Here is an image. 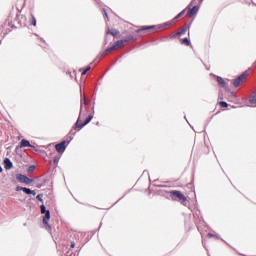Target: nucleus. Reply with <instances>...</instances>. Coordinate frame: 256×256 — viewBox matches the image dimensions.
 Returning a JSON list of instances; mask_svg holds the SVG:
<instances>
[{"label": "nucleus", "mask_w": 256, "mask_h": 256, "mask_svg": "<svg viewBox=\"0 0 256 256\" xmlns=\"http://www.w3.org/2000/svg\"><path fill=\"white\" fill-rule=\"evenodd\" d=\"M73 141V137H70L68 141H62L55 145V149L58 153L63 154L65 153V149H67V145H69Z\"/></svg>", "instance_id": "20e7f679"}, {"label": "nucleus", "mask_w": 256, "mask_h": 256, "mask_svg": "<svg viewBox=\"0 0 256 256\" xmlns=\"http://www.w3.org/2000/svg\"><path fill=\"white\" fill-rule=\"evenodd\" d=\"M104 16L106 17V21H109V14H107V10L103 9Z\"/></svg>", "instance_id": "393cba45"}, {"label": "nucleus", "mask_w": 256, "mask_h": 256, "mask_svg": "<svg viewBox=\"0 0 256 256\" xmlns=\"http://www.w3.org/2000/svg\"><path fill=\"white\" fill-rule=\"evenodd\" d=\"M248 76H249V71H245L244 73H242L240 76H238L236 79L233 80V86L239 87V85L243 83V80L247 79Z\"/></svg>", "instance_id": "39448f33"}, {"label": "nucleus", "mask_w": 256, "mask_h": 256, "mask_svg": "<svg viewBox=\"0 0 256 256\" xmlns=\"http://www.w3.org/2000/svg\"><path fill=\"white\" fill-rule=\"evenodd\" d=\"M228 106L229 104H227V102L225 101L220 102V107H228Z\"/></svg>", "instance_id": "a878e982"}, {"label": "nucleus", "mask_w": 256, "mask_h": 256, "mask_svg": "<svg viewBox=\"0 0 256 256\" xmlns=\"http://www.w3.org/2000/svg\"><path fill=\"white\" fill-rule=\"evenodd\" d=\"M40 212L42 215H44L43 225H45L46 231H51V225H49V219H51V212L47 210V207H45V205L43 204L40 206Z\"/></svg>", "instance_id": "f03ea898"}, {"label": "nucleus", "mask_w": 256, "mask_h": 256, "mask_svg": "<svg viewBox=\"0 0 256 256\" xmlns=\"http://www.w3.org/2000/svg\"><path fill=\"white\" fill-rule=\"evenodd\" d=\"M33 171H35V166L34 165L29 166L28 173H33Z\"/></svg>", "instance_id": "b1692460"}, {"label": "nucleus", "mask_w": 256, "mask_h": 256, "mask_svg": "<svg viewBox=\"0 0 256 256\" xmlns=\"http://www.w3.org/2000/svg\"><path fill=\"white\" fill-rule=\"evenodd\" d=\"M16 180L19 183H24L25 185H30V183H33V179L27 177L26 175L23 174H17L16 175Z\"/></svg>", "instance_id": "423d86ee"}, {"label": "nucleus", "mask_w": 256, "mask_h": 256, "mask_svg": "<svg viewBox=\"0 0 256 256\" xmlns=\"http://www.w3.org/2000/svg\"><path fill=\"white\" fill-rule=\"evenodd\" d=\"M183 15H185V10H182V11L174 18V21H177V19H179L180 17H183Z\"/></svg>", "instance_id": "aec40b11"}, {"label": "nucleus", "mask_w": 256, "mask_h": 256, "mask_svg": "<svg viewBox=\"0 0 256 256\" xmlns=\"http://www.w3.org/2000/svg\"><path fill=\"white\" fill-rule=\"evenodd\" d=\"M70 133H71L72 135H75V132H73V130H71Z\"/></svg>", "instance_id": "c756f323"}, {"label": "nucleus", "mask_w": 256, "mask_h": 256, "mask_svg": "<svg viewBox=\"0 0 256 256\" xmlns=\"http://www.w3.org/2000/svg\"><path fill=\"white\" fill-rule=\"evenodd\" d=\"M182 45H186L187 47H189V45H191V41H189V38H184L182 39Z\"/></svg>", "instance_id": "f3484780"}, {"label": "nucleus", "mask_w": 256, "mask_h": 256, "mask_svg": "<svg viewBox=\"0 0 256 256\" xmlns=\"http://www.w3.org/2000/svg\"><path fill=\"white\" fill-rule=\"evenodd\" d=\"M16 191H23V193H26V195H37V192L35 190H31L26 187L17 186Z\"/></svg>", "instance_id": "6e6552de"}, {"label": "nucleus", "mask_w": 256, "mask_h": 256, "mask_svg": "<svg viewBox=\"0 0 256 256\" xmlns=\"http://www.w3.org/2000/svg\"><path fill=\"white\" fill-rule=\"evenodd\" d=\"M88 71H91V66L86 67V69L82 72V75H87Z\"/></svg>", "instance_id": "4be33fe9"}, {"label": "nucleus", "mask_w": 256, "mask_h": 256, "mask_svg": "<svg viewBox=\"0 0 256 256\" xmlns=\"http://www.w3.org/2000/svg\"><path fill=\"white\" fill-rule=\"evenodd\" d=\"M187 33V25L183 26L178 32L174 35V37L185 35Z\"/></svg>", "instance_id": "f8f14e48"}, {"label": "nucleus", "mask_w": 256, "mask_h": 256, "mask_svg": "<svg viewBox=\"0 0 256 256\" xmlns=\"http://www.w3.org/2000/svg\"><path fill=\"white\" fill-rule=\"evenodd\" d=\"M129 41H133V35H130L128 37H126L125 39L123 40H118L115 44H114V47L116 49H119V47H123V44L124 43H129Z\"/></svg>", "instance_id": "0eeeda50"}, {"label": "nucleus", "mask_w": 256, "mask_h": 256, "mask_svg": "<svg viewBox=\"0 0 256 256\" xmlns=\"http://www.w3.org/2000/svg\"><path fill=\"white\" fill-rule=\"evenodd\" d=\"M115 49H117V48H115V45H113V46L107 48V49L105 50V52H104V55H107V53H111V51H115Z\"/></svg>", "instance_id": "a211bd4d"}, {"label": "nucleus", "mask_w": 256, "mask_h": 256, "mask_svg": "<svg viewBox=\"0 0 256 256\" xmlns=\"http://www.w3.org/2000/svg\"><path fill=\"white\" fill-rule=\"evenodd\" d=\"M4 167L6 171H9V169H13V162H11V159L9 158L4 159Z\"/></svg>", "instance_id": "9d476101"}, {"label": "nucleus", "mask_w": 256, "mask_h": 256, "mask_svg": "<svg viewBox=\"0 0 256 256\" xmlns=\"http://www.w3.org/2000/svg\"><path fill=\"white\" fill-rule=\"evenodd\" d=\"M208 237H213V234L209 233V234H208Z\"/></svg>", "instance_id": "7c9ffc66"}, {"label": "nucleus", "mask_w": 256, "mask_h": 256, "mask_svg": "<svg viewBox=\"0 0 256 256\" xmlns=\"http://www.w3.org/2000/svg\"><path fill=\"white\" fill-rule=\"evenodd\" d=\"M36 199H38V201H41V203H43V194H38L36 196Z\"/></svg>", "instance_id": "5701e85b"}, {"label": "nucleus", "mask_w": 256, "mask_h": 256, "mask_svg": "<svg viewBox=\"0 0 256 256\" xmlns=\"http://www.w3.org/2000/svg\"><path fill=\"white\" fill-rule=\"evenodd\" d=\"M170 25H173V21L164 23L163 27H169Z\"/></svg>", "instance_id": "bb28decb"}, {"label": "nucleus", "mask_w": 256, "mask_h": 256, "mask_svg": "<svg viewBox=\"0 0 256 256\" xmlns=\"http://www.w3.org/2000/svg\"><path fill=\"white\" fill-rule=\"evenodd\" d=\"M107 35H112V37H117V35H119V31L117 30H108L107 31Z\"/></svg>", "instance_id": "dca6fc26"}, {"label": "nucleus", "mask_w": 256, "mask_h": 256, "mask_svg": "<svg viewBox=\"0 0 256 256\" xmlns=\"http://www.w3.org/2000/svg\"><path fill=\"white\" fill-rule=\"evenodd\" d=\"M83 105H87V99L85 98V96H83V98L81 99V105H80V114L79 117L74 125V129L76 131H81L85 125H88V123H91V121L93 120V115H89L86 120L81 123V112L83 111Z\"/></svg>", "instance_id": "f257e3e1"}, {"label": "nucleus", "mask_w": 256, "mask_h": 256, "mask_svg": "<svg viewBox=\"0 0 256 256\" xmlns=\"http://www.w3.org/2000/svg\"><path fill=\"white\" fill-rule=\"evenodd\" d=\"M171 198L173 201H181V203L184 206H187V197H185V195H183V193H181V191L179 190H173L170 192Z\"/></svg>", "instance_id": "7ed1b4c3"}, {"label": "nucleus", "mask_w": 256, "mask_h": 256, "mask_svg": "<svg viewBox=\"0 0 256 256\" xmlns=\"http://www.w3.org/2000/svg\"><path fill=\"white\" fill-rule=\"evenodd\" d=\"M20 147L23 148V147H32V148H35V146L31 145V142H29V140H25L23 139L21 142H20Z\"/></svg>", "instance_id": "9b49d317"}, {"label": "nucleus", "mask_w": 256, "mask_h": 256, "mask_svg": "<svg viewBox=\"0 0 256 256\" xmlns=\"http://www.w3.org/2000/svg\"><path fill=\"white\" fill-rule=\"evenodd\" d=\"M199 8V5L192 6V8L188 6V17H193V15H196V13L199 12Z\"/></svg>", "instance_id": "1a4fd4ad"}, {"label": "nucleus", "mask_w": 256, "mask_h": 256, "mask_svg": "<svg viewBox=\"0 0 256 256\" xmlns=\"http://www.w3.org/2000/svg\"><path fill=\"white\" fill-rule=\"evenodd\" d=\"M115 49H117V48H115V45H113V46L107 48V49L105 50V52H104V55H107V53H111V51H115Z\"/></svg>", "instance_id": "6ab92c4d"}, {"label": "nucleus", "mask_w": 256, "mask_h": 256, "mask_svg": "<svg viewBox=\"0 0 256 256\" xmlns=\"http://www.w3.org/2000/svg\"><path fill=\"white\" fill-rule=\"evenodd\" d=\"M216 81L220 87H225V80L221 76H217Z\"/></svg>", "instance_id": "2eb2a0df"}, {"label": "nucleus", "mask_w": 256, "mask_h": 256, "mask_svg": "<svg viewBox=\"0 0 256 256\" xmlns=\"http://www.w3.org/2000/svg\"><path fill=\"white\" fill-rule=\"evenodd\" d=\"M150 29H155V26H143L137 30V33H141V31H150Z\"/></svg>", "instance_id": "4468645a"}, {"label": "nucleus", "mask_w": 256, "mask_h": 256, "mask_svg": "<svg viewBox=\"0 0 256 256\" xmlns=\"http://www.w3.org/2000/svg\"><path fill=\"white\" fill-rule=\"evenodd\" d=\"M32 19H31V25H37V19H35V16L31 15Z\"/></svg>", "instance_id": "412c9836"}, {"label": "nucleus", "mask_w": 256, "mask_h": 256, "mask_svg": "<svg viewBox=\"0 0 256 256\" xmlns=\"http://www.w3.org/2000/svg\"><path fill=\"white\" fill-rule=\"evenodd\" d=\"M71 249H75V242H71Z\"/></svg>", "instance_id": "cd10ccee"}, {"label": "nucleus", "mask_w": 256, "mask_h": 256, "mask_svg": "<svg viewBox=\"0 0 256 256\" xmlns=\"http://www.w3.org/2000/svg\"><path fill=\"white\" fill-rule=\"evenodd\" d=\"M201 3H203V0H192L188 7H193L195 5H199L201 7Z\"/></svg>", "instance_id": "ddd939ff"}, {"label": "nucleus", "mask_w": 256, "mask_h": 256, "mask_svg": "<svg viewBox=\"0 0 256 256\" xmlns=\"http://www.w3.org/2000/svg\"><path fill=\"white\" fill-rule=\"evenodd\" d=\"M0 173H3V167L0 165Z\"/></svg>", "instance_id": "c85d7f7f"}]
</instances>
